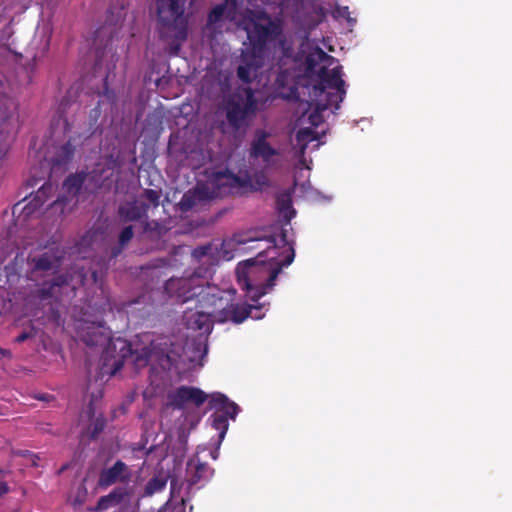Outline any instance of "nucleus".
Returning a JSON list of instances; mask_svg holds the SVG:
<instances>
[{
  "instance_id": "f257e3e1",
  "label": "nucleus",
  "mask_w": 512,
  "mask_h": 512,
  "mask_svg": "<svg viewBox=\"0 0 512 512\" xmlns=\"http://www.w3.org/2000/svg\"><path fill=\"white\" fill-rule=\"evenodd\" d=\"M308 69L322 63L317 72L318 82L312 86L311 101L315 103V111L309 115V121L313 126H318L322 121L321 113L329 108L338 110L340 103L346 95L345 81L342 79V66L333 56L322 49L317 48L314 53L307 56Z\"/></svg>"
},
{
  "instance_id": "f03ea898",
  "label": "nucleus",
  "mask_w": 512,
  "mask_h": 512,
  "mask_svg": "<svg viewBox=\"0 0 512 512\" xmlns=\"http://www.w3.org/2000/svg\"><path fill=\"white\" fill-rule=\"evenodd\" d=\"M258 101L251 87L236 89L224 104L225 118L233 132H246L256 117Z\"/></svg>"
},
{
  "instance_id": "7ed1b4c3",
  "label": "nucleus",
  "mask_w": 512,
  "mask_h": 512,
  "mask_svg": "<svg viewBox=\"0 0 512 512\" xmlns=\"http://www.w3.org/2000/svg\"><path fill=\"white\" fill-rule=\"evenodd\" d=\"M187 0H155L156 13L162 37L184 41L188 33V19L185 15Z\"/></svg>"
},
{
  "instance_id": "20e7f679",
  "label": "nucleus",
  "mask_w": 512,
  "mask_h": 512,
  "mask_svg": "<svg viewBox=\"0 0 512 512\" xmlns=\"http://www.w3.org/2000/svg\"><path fill=\"white\" fill-rule=\"evenodd\" d=\"M288 254L281 260L276 261V267H274L265 282L255 283L254 276L257 274V268L254 266L253 260H248L247 264L250 266L247 275L242 279L239 277V282L243 283L242 287L246 289L249 298L257 302L262 296H264L269 289H272L275 285V281L281 272L283 267L289 266L295 257V252L292 247L287 249Z\"/></svg>"
},
{
  "instance_id": "39448f33",
  "label": "nucleus",
  "mask_w": 512,
  "mask_h": 512,
  "mask_svg": "<svg viewBox=\"0 0 512 512\" xmlns=\"http://www.w3.org/2000/svg\"><path fill=\"white\" fill-rule=\"evenodd\" d=\"M281 33V27L266 12H259L252 20V28L247 36L250 41L249 51L265 56L267 44Z\"/></svg>"
},
{
  "instance_id": "423d86ee",
  "label": "nucleus",
  "mask_w": 512,
  "mask_h": 512,
  "mask_svg": "<svg viewBox=\"0 0 512 512\" xmlns=\"http://www.w3.org/2000/svg\"><path fill=\"white\" fill-rule=\"evenodd\" d=\"M72 277L68 274H61L54 277L51 281L42 283L33 293V297L39 303L50 304V310L53 314L58 312L52 307V302H60L64 294L73 291L71 286Z\"/></svg>"
},
{
  "instance_id": "0eeeda50",
  "label": "nucleus",
  "mask_w": 512,
  "mask_h": 512,
  "mask_svg": "<svg viewBox=\"0 0 512 512\" xmlns=\"http://www.w3.org/2000/svg\"><path fill=\"white\" fill-rule=\"evenodd\" d=\"M56 189L57 187L52 182H45L28 203H25V200H23L14 205L13 215L19 212V216L22 217L23 221L33 217L44 203L55 194Z\"/></svg>"
},
{
  "instance_id": "6e6552de",
  "label": "nucleus",
  "mask_w": 512,
  "mask_h": 512,
  "mask_svg": "<svg viewBox=\"0 0 512 512\" xmlns=\"http://www.w3.org/2000/svg\"><path fill=\"white\" fill-rule=\"evenodd\" d=\"M197 281L198 278L195 277L170 278L166 281L164 289L171 298L185 303L197 297L202 287Z\"/></svg>"
},
{
  "instance_id": "1a4fd4ad",
  "label": "nucleus",
  "mask_w": 512,
  "mask_h": 512,
  "mask_svg": "<svg viewBox=\"0 0 512 512\" xmlns=\"http://www.w3.org/2000/svg\"><path fill=\"white\" fill-rule=\"evenodd\" d=\"M262 307V304L234 303L232 298L227 297L224 308L215 315V322L226 323L230 321L234 324H241L249 318L252 310H260Z\"/></svg>"
},
{
  "instance_id": "9d476101",
  "label": "nucleus",
  "mask_w": 512,
  "mask_h": 512,
  "mask_svg": "<svg viewBox=\"0 0 512 512\" xmlns=\"http://www.w3.org/2000/svg\"><path fill=\"white\" fill-rule=\"evenodd\" d=\"M131 479V468L122 460H117L112 466L101 469L97 485L101 489H107L117 483L127 485Z\"/></svg>"
},
{
  "instance_id": "9b49d317",
  "label": "nucleus",
  "mask_w": 512,
  "mask_h": 512,
  "mask_svg": "<svg viewBox=\"0 0 512 512\" xmlns=\"http://www.w3.org/2000/svg\"><path fill=\"white\" fill-rule=\"evenodd\" d=\"M208 399V395L197 387L180 386L168 394L169 404L176 409H184L187 404L200 407Z\"/></svg>"
},
{
  "instance_id": "f8f14e48",
  "label": "nucleus",
  "mask_w": 512,
  "mask_h": 512,
  "mask_svg": "<svg viewBox=\"0 0 512 512\" xmlns=\"http://www.w3.org/2000/svg\"><path fill=\"white\" fill-rule=\"evenodd\" d=\"M214 469L206 462L200 461L199 457L194 456L187 461L186 465V482L187 489L192 487H204L213 477Z\"/></svg>"
},
{
  "instance_id": "ddd939ff",
  "label": "nucleus",
  "mask_w": 512,
  "mask_h": 512,
  "mask_svg": "<svg viewBox=\"0 0 512 512\" xmlns=\"http://www.w3.org/2000/svg\"><path fill=\"white\" fill-rule=\"evenodd\" d=\"M196 298V309H200L212 315L214 320L215 315L224 308L227 299L221 291L211 289L210 287L204 288L203 286L200 288Z\"/></svg>"
},
{
  "instance_id": "4468645a",
  "label": "nucleus",
  "mask_w": 512,
  "mask_h": 512,
  "mask_svg": "<svg viewBox=\"0 0 512 512\" xmlns=\"http://www.w3.org/2000/svg\"><path fill=\"white\" fill-rule=\"evenodd\" d=\"M62 257L63 255L58 248H50L40 254L29 256L28 264L31 267V274L57 269Z\"/></svg>"
},
{
  "instance_id": "2eb2a0df",
  "label": "nucleus",
  "mask_w": 512,
  "mask_h": 512,
  "mask_svg": "<svg viewBox=\"0 0 512 512\" xmlns=\"http://www.w3.org/2000/svg\"><path fill=\"white\" fill-rule=\"evenodd\" d=\"M264 56L247 50L241 55V64L237 68V77L244 83L249 84L256 77L258 70L262 67Z\"/></svg>"
},
{
  "instance_id": "dca6fc26",
  "label": "nucleus",
  "mask_w": 512,
  "mask_h": 512,
  "mask_svg": "<svg viewBox=\"0 0 512 512\" xmlns=\"http://www.w3.org/2000/svg\"><path fill=\"white\" fill-rule=\"evenodd\" d=\"M269 136L270 134L264 130H256L250 148V156L261 158L266 166L271 165L273 156L279 155L278 150L273 148L267 141Z\"/></svg>"
},
{
  "instance_id": "f3484780",
  "label": "nucleus",
  "mask_w": 512,
  "mask_h": 512,
  "mask_svg": "<svg viewBox=\"0 0 512 512\" xmlns=\"http://www.w3.org/2000/svg\"><path fill=\"white\" fill-rule=\"evenodd\" d=\"M186 327L199 334H209L213 328V316L197 309L195 312H186L184 315Z\"/></svg>"
},
{
  "instance_id": "a211bd4d",
  "label": "nucleus",
  "mask_w": 512,
  "mask_h": 512,
  "mask_svg": "<svg viewBox=\"0 0 512 512\" xmlns=\"http://www.w3.org/2000/svg\"><path fill=\"white\" fill-rule=\"evenodd\" d=\"M148 209L149 205L144 202H127L118 207V216L123 222L138 221L147 217Z\"/></svg>"
},
{
  "instance_id": "6ab92c4d",
  "label": "nucleus",
  "mask_w": 512,
  "mask_h": 512,
  "mask_svg": "<svg viewBox=\"0 0 512 512\" xmlns=\"http://www.w3.org/2000/svg\"><path fill=\"white\" fill-rule=\"evenodd\" d=\"M208 403L211 409H216L218 413L225 415L227 418L235 419L239 411V406L220 392L212 393L209 396Z\"/></svg>"
},
{
  "instance_id": "aec40b11",
  "label": "nucleus",
  "mask_w": 512,
  "mask_h": 512,
  "mask_svg": "<svg viewBox=\"0 0 512 512\" xmlns=\"http://www.w3.org/2000/svg\"><path fill=\"white\" fill-rule=\"evenodd\" d=\"M128 495L123 487L114 488L109 494L101 496L94 508V511H105L109 508L115 507L123 502Z\"/></svg>"
},
{
  "instance_id": "412c9836",
  "label": "nucleus",
  "mask_w": 512,
  "mask_h": 512,
  "mask_svg": "<svg viewBox=\"0 0 512 512\" xmlns=\"http://www.w3.org/2000/svg\"><path fill=\"white\" fill-rule=\"evenodd\" d=\"M169 478V472L164 470L157 471L146 483L144 495L152 496L155 493L161 492L166 487Z\"/></svg>"
},
{
  "instance_id": "4be33fe9",
  "label": "nucleus",
  "mask_w": 512,
  "mask_h": 512,
  "mask_svg": "<svg viewBox=\"0 0 512 512\" xmlns=\"http://www.w3.org/2000/svg\"><path fill=\"white\" fill-rule=\"evenodd\" d=\"M102 326L88 327L85 334L82 335V340L87 346L102 345L110 340V337L105 333Z\"/></svg>"
},
{
  "instance_id": "5701e85b",
  "label": "nucleus",
  "mask_w": 512,
  "mask_h": 512,
  "mask_svg": "<svg viewBox=\"0 0 512 512\" xmlns=\"http://www.w3.org/2000/svg\"><path fill=\"white\" fill-rule=\"evenodd\" d=\"M119 345L120 356L113 361L111 364V374L115 375L118 371H120L124 365V359L129 357L132 354L131 345L129 342L125 340L118 339L115 343H113L114 348Z\"/></svg>"
},
{
  "instance_id": "b1692460",
  "label": "nucleus",
  "mask_w": 512,
  "mask_h": 512,
  "mask_svg": "<svg viewBox=\"0 0 512 512\" xmlns=\"http://www.w3.org/2000/svg\"><path fill=\"white\" fill-rule=\"evenodd\" d=\"M74 152L75 146L72 144V137H70L56 152V155L52 159L53 165L61 166L67 164L72 159Z\"/></svg>"
},
{
  "instance_id": "393cba45",
  "label": "nucleus",
  "mask_w": 512,
  "mask_h": 512,
  "mask_svg": "<svg viewBox=\"0 0 512 512\" xmlns=\"http://www.w3.org/2000/svg\"><path fill=\"white\" fill-rule=\"evenodd\" d=\"M134 236L133 227L131 225L126 226L122 229L118 237V245L111 248L110 257H118L123 249L128 245Z\"/></svg>"
},
{
  "instance_id": "a878e982",
  "label": "nucleus",
  "mask_w": 512,
  "mask_h": 512,
  "mask_svg": "<svg viewBox=\"0 0 512 512\" xmlns=\"http://www.w3.org/2000/svg\"><path fill=\"white\" fill-rule=\"evenodd\" d=\"M203 199V192L201 190H189L182 196L179 206L183 212H187L194 208L197 203Z\"/></svg>"
},
{
  "instance_id": "bb28decb",
  "label": "nucleus",
  "mask_w": 512,
  "mask_h": 512,
  "mask_svg": "<svg viewBox=\"0 0 512 512\" xmlns=\"http://www.w3.org/2000/svg\"><path fill=\"white\" fill-rule=\"evenodd\" d=\"M84 181V174H71L65 179L63 187L66 189L68 194L77 196L82 189Z\"/></svg>"
},
{
  "instance_id": "cd10ccee",
  "label": "nucleus",
  "mask_w": 512,
  "mask_h": 512,
  "mask_svg": "<svg viewBox=\"0 0 512 512\" xmlns=\"http://www.w3.org/2000/svg\"><path fill=\"white\" fill-rule=\"evenodd\" d=\"M73 105L77 106V108L79 107V105L75 103H70L69 100H67L66 98L62 99L59 105V117L56 121V124L60 125L62 123L64 127V134L69 133L72 130V124L68 121L67 117L64 114L67 108H70Z\"/></svg>"
},
{
  "instance_id": "c85d7f7f",
  "label": "nucleus",
  "mask_w": 512,
  "mask_h": 512,
  "mask_svg": "<svg viewBox=\"0 0 512 512\" xmlns=\"http://www.w3.org/2000/svg\"><path fill=\"white\" fill-rule=\"evenodd\" d=\"M212 422V427L216 430H219V442H221L228 430V419L225 415L218 413L217 411L211 415L210 417Z\"/></svg>"
},
{
  "instance_id": "c756f323",
  "label": "nucleus",
  "mask_w": 512,
  "mask_h": 512,
  "mask_svg": "<svg viewBox=\"0 0 512 512\" xmlns=\"http://www.w3.org/2000/svg\"><path fill=\"white\" fill-rule=\"evenodd\" d=\"M14 34L13 27L11 23L6 24L2 29H0V46L7 49L9 52L15 53L11 42V38Z\"/></svg>"
},
{
  "instance_id": "7c9ffc66",
  "label": "nucleus",
  "mask_w": 512,
  "mask_h": 512,
  "mask_svg": "<svg viewBox=\"0 0 512 512\" xmlns=\"http://www.w3.org/2000/svg\"><path fill=\"white\" fill-rule=\"evenodd\" d=\"M125 16H126V13L124 11V6L123 5H121L119 7L118 6H111L108 9V14H107L106 22L111 24V25H118V24H120L121 22L124 21Z\"/></svg>"
},
{
  "instance_id": "2f4dec72",
  "label": "nucleus",
  "mask_w": 512,
  "mask_h": 512,
  "mask_svg": "<svg viewBox=\"0 0 512 512\" xmlns=\"http://www.w3.org/2000/svg\"><path fill=\"white\" fill-rule=\"evenodd\" d=\"M296 139L299 143H303L301 151L306 149V143L315 140L314 131L311 128H301L296 134Z\"/></svg>"
},
{
  "instance_id": "473e14b6",
  "label": "nucleus",
  "mask_w": 512,
  "mask_h": 512,
  "mask_svg": "<svg viewBox=\"0 0 512 512\" xmlns=\"http://www.w3.org/2000/svg\"><path fill=\"white\" fill-rule=\"evenodd\" d=\"M224 12H225V5H223V4H219V5H216L215 7H213L207 16L208 25H214V24L218 23L222 19Z\"/></svg>"
},
{
  "instance_id": "72a5a7b5",
  "label": "nucleus",
  "mask_w": 512,
  "mask_h": 512,
  "mask_svg": "<svg viewBox=\"0 0 512 512\" xmlns=\"http://www.w3.org/2000/svg\"><path fill=\"white\" fill-rule=\"evenodd\" d=\"M161 190L145 189L141 198L146 199L153 207H158L160 203Z\"/></svg>"
},
{
  "instance_id": "f704fd0d",
  "label": "nucleus",
  "mask_w": 512,
  "mask_h": 512,
  "mask_svg": "<svg viewBox=\"0 0 512 512\" xmlns=\"http://www.w3.org/2000/svg\"><path fill=\"white\" fill-rule=\"evenodd\" d=\"M267 241L269 242L270 245L265 251H262L258 254V258H262L265 254V256L269 257L270 260H275L278 255L276 239L274 237H269L267 238Z\"/></svg>"
},
{
  "instance_id": "c9c22d12",
  "label": "nucleus",
  "mask_w": 512,
  "mask_h": 512,
  "mask_svg": "<svg viewBox=\"0 0 512 512\" xmlns=\"http://www.w3.org/2000/svg\"><path fill=\"white\" fill-rule=\"evenodd\" d=\"M106 420L104 417H97L92 423L91 437L96 438L105 428Z\"/></svg>"
},
{
  "instance_id": "e433bc0d",
  "label": "nucleus",
  "mask_w": 512,
  "mask_h": 512,
  "mask_svg": "<svg viewBox=\"0 0 512 512\" xmlns=\"http://www.w3.org/2000/svg\"><path fill=\"white\" fill-rule=\"evenodd\" d=\"M276 204L280 211H285L292 207V201L288 194L278 195L276 199Z\"/></svg>"
},
{
  "instance_id": "4c0bfd02",
  "label": "nucleus",
  "mask_w": 512,
  "mask_h": 512,
  "mask_svg": "<svg viewBox=\"0 0 512 512\" xmlns=\"http://www.w3.org/2000/svg\"><path fill=\"white\" fill-rule=\"evenodd\" d=\"M251 181L257 186L262 188L269 185V179L264 172H256L252 177Z\"/></svg>"
},
{
  "instance_id": "58836bf2",
  "label": "nucleus",
  "mask_w": 512,
  "mask_h": 512,
  "mask_svg": "<svg viewBox=\"0 0 512 512\" xmlns=\"http://www.w3.org/2000/svg\"><path fill=\"white\" fill-rule=\"evenodd\" d=\"M210 251H211V245L210 244L203 245V246L196 247L193 250L192 255L196 259L201 260L202 258L207 256L210 253Z\"/></svg>"
},
{
  "instance_id": "ea45409f",
  "label": "nucleus",
  "mask_w": 512,
  "mask_h": 512,
  "mask_svg": "<svg viewBox=\"0 0 512 512\" xmlns=\"http://www.w3.org/2000/svg\"><path fill=\"white\" fill-rule=\"evenodd\" d=\"M190 499L189 496L187 497H180V505L179 506H176L174 507L173 509L171 510H164L162 512H185V505H186V501H188Z\"/></svg>"
},
{
  "instance_id": "a19ab883",
  "label": "nucleus",
  "mask_w": 512,
  "mask_h": 512,
  "mask_svg": "<svg viewBox=\"0 0 512 512\" xmlns=\"http://www.w3.org/2000/svg\"><path fill=\"white\" fill-rule=\"evenodd\" d=\"M170 486H171V496H172V498H176L180 494V490H181V487H178V480L171 479Z\"/></svg>"
},
{
  "instance_id": "79ce46f5",
  "label": "nucleus",
  "mask_w": 512,
  "mask_h": 512,
  "mask_svg": "<svg viewBox=\"0 0 512 512\" xmlns=\"http://www.w3.org/2000/svg\"><path fill=\"white\" fill-rule=\"evenodd\" d=\"M31 337H32V333H30V332H22V333H20V334L16 337L15 341H16L17 343H23L24 341H26L27 339H29V338H31Z\"/></svg>"
},
{
  "instance_id": "37998d69",
  "label": "nucleus",
  "mask_w": 512,
  "mask_h": 512,
  "mask_svg": "<svg viewBox=\"0 0 512 512\" xmlns=\"http://www.w3.org/2000/svg\"><path fill=\"white\" fill-rule=\"evenodd\" d=\"M262 308L260 310H252L250 318L254 320H260L264 317V313L261 312Z\"/></svg>"
},
{
  "instance_id": "c03bdc74",
  "label": "nucleus",
  "mask_w": 512,
  "mask_h": 512,
  "mask_svg": "<svg viewBox=\"0 0 512 512\" xmlns=\"http://www.w3.org/2000/svg\"><path fill=\"white\" fill-rule=\"evenodd\" d=\"M66 201L64 197L60 198L58 197L56 200H54L49 206H57L58 204H62Z\"/></svg>"
},
{
  "instance_id": "a18cd8bd",
  "label": "nucleus",
  "mask_w": 512,
  "mask_h": 512,
  "mask_svg": "<svg viewBox=\"0 0 512 512\" xmlns=\"http://www.w3.org/2000/svg\"><path fill=\"white\" fill-rule=\"evenodd\" d=\"M233 180H234V182H235L236 184H238V185H240V186L245 185V182H243V181L241 180V178H240V177H238V176H233Z\"/></svg>"
},
{
  "instance_id": "49530a36",
  "label": "nucleus",
  "mask_w": 512,
  "mask_h": 512,
  "mask_svg": "<svg viewBox=\"0 0 512 512\" xmlns=\"http://www.w3.org/2000/svg\"><path fill=\"white\" fill-rule=\"evenodd\" d=\"M281 241L284 243V246L286 245V233L282 232L281 234Z\"/></svg>"
},
{
  "instance_id": "de8ad7c7",
  "label": "nucleus",
  "mask_w": 512,
  "mask_h": 512,
  "mask_svg": "<svg viewBox=\"0 0 512 512\" xmlns=\"http://www.w3.org/2000/svg\"><path fill=\"white\" fill-rule=\"evenodd\" d=\"M109 353H110V351H109V349H108V350L106 351V355L104 356V360H105V362H104V366H107V365H108V359H107V356H108V354H109Z\"/></svg>"
},
{
  "instance_id": "09e8293b",
  "label": "nucleus",
  "mask_w": 512,
  "mask_h": 512,
  "mask_svg": "<svg viewBox=\"0 0 512 512\" xmlns=\"http://www.w3.org/2000/svg\"><path fill=\"white\" fill-rule=\"evenodd\" d=\"M211 456L214 460H216L218 458V452L217 451H214L211 453Z\"/></svg>"
},
{
  "instance_id": "8fccbe9b",
  "label": "nucleus",
  "mask_w": 512,
  "mask_h": 512,
  "mask_svg": "<svg viewBox=\"0 0 512 512\" xmlns=\"http://www.w3.org/2000/svg\"><path fill=\"white\" fill-rule=\"evenodd\" d=\"M0 352L3 354V355H10V352L7 351V350H4V349H0Z\"/></svg>"
},
{
  "instance_id": "3c124183",
  "label": "nucleus",
  "mask_w": 512,
  "mask_h": 512,
  "mask_svg": "<svg viewBox=\"0 0 512 512\" xmlns=\"http://www.w3.org/2000/svg\"><path fill=\"white\" fill-rule=\"evenodd\" d=\"M144 364H146L148 362V356L146 355L145 358L142 359Z\"/></svg>"
}]
</instances>
